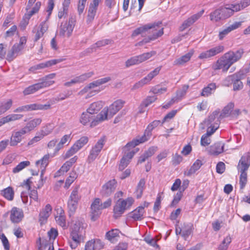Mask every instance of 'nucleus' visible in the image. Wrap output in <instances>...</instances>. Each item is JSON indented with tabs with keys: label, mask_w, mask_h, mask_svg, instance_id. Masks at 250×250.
<instances>
[{
	"label": "nucleus",
	"mask_w": 250,
	"mask_h": 250,
	"mask_svg": "<svg viewBox=\"0 0 250 250\" xmlns=\"http://www.w3.org/2000/svg\"><path fill=\"white\" fill-rule=\"evenodd\" d=\"M244 53L242 48L226 53L212 64V68L214 70L222 69L223 72H226L233 63L241 59Z\"/></svg>",
	"instance_id": "obj_1"
},
{
	"label": "nucleus",
	"mask_w": 250,
	"mask_h": 250,
	"mask_svg": "<svg viewBox=\"0 0 250 250\" xmlns=\"http://www.w3.org/2000/svg\"><path fill=\"white\" fill-rule=\"evenodd\" d=\"M124 104V101L118 100L115 101L109 107H104L91 122L90 126H95L103 121L112 118L123 107Z\"/></svg>",
	"instance_id": "obj_2"
},
{
	"label": "nucleus",
	"mask_w": 250,
	"mask_h": 250,
	"mask_svg": "<svg viewBox=\"0 0 250 250\" xmlns=\"http://www.w3.org/2000/svg\"><path fill=\"white\" fill-rule=\"evenodd\" d=\"M160 124V121L155 120L150 123L145 130L144 135L142 137H138L136 139L128 143L125 146L124 149L126 150H130V149L134 148L140 144L143 143L147 141L151 136V131Z\"/></svg>",
	"instance_id": "obj_3"
},
{
	"label": "nucleus",
	"mask_w": 250,
	"mask_h": 250,
	"mask_svg": "<svg viewBox=\"0 0 250 250\" xmlns=\"http://www.w3.org/2000/svg\"><path fill=\"white\" fill-rule=\"evenodd\" d=\"M250 166V153L248 152L243 156L240 160L237 166V169L241 173L239 179L240 188L243 189L246 186L247 182V173Z\"/></svg>",
	"instance_id": "obj_4"
},
{
	"label": "nucleus",
	"mask_w": 250,
	"mask_h": 250,
	"mask_svg": "<svg viewBox=\"0 0 250 250\" xmlns=\"http://www.w3.org/2000/svg\"><path fill=\"white\" fill-rule=\"evenodd\" d=\"M232 15V11L229 6V7H221L215 10L210 13L209 17L211 21L216 22L226 19Z\"/></svg>",
	"instance_id": "obj_5"
},
{
	"label": "nucleus",
	"mask_w": 250,
	"mask_h": 250,
	"mask_svg": "<svg viewBox=\"0 0 250 250\" xmlns=\"http://www.w3.org/2000/svg\"><path fill=\"white\" fill-rule=\"evenodd\" d=\"M134 201V199L131 197L127 198L125 200L119 199L114 207V217L117 218L121 216L126 209L132 206Z\"/></svg>",
	"instance_id": "obj_6"
},
{
	"label": "nucleus",
	"mask_w": 250,
	"mask_h": 250,
	"mask_svg": "<svg viewBox=\"0 0 250 250\" xmlns=\"http://www.w3.org/2000/svg\"><path fill=\"white\" fill-rule=\"evenodd\" d=\"M26 42V38L22 37L20 38V42L14 44L11 49L8 51L6 59L9 62H11L16 58L20 53V52L23 49L24 45Z\"/></svg>",
	"instance_id": "obj_7"
},
{
	"label": "nucleus",
	"mask_w": 250,
	"mask_h": 250,
	"mask_svg": "<svg viewBox=\"0 0 250 250\" xmlns=\"http://www.w3.org/2000/svg\"><path fill=\"white\" fill-rule=\"evenodd\" d=\"M76 20L73 17L69 19L68 22H65L64 23H62L59 35L62 37L69 38L72 34L73 28L75 26Z\"/></svg>",
	"instance_id": "obj_8"
},
{
	"label": "nucleus",
	"mask_w": 250,
	"mask_h": 250,
	"mask_svg": "<svg viewBox=\"0 0 250 250\" xmlns=\"http://www.w3.org/2000/svg\"><path fill=\"white\" fill-rule=\"evenodd\" d=\"M106 138L105 136L101 137L96 143L94 146L92 147L90 151L89 155L87 158V162L90 163L94 161L102 149L105 142Z\"/></svg>",
	"instance_id": "obj_9"
},
{
	"label": "nucleus",
	"mask_w": 250,
	"mask_h": 250,
	"mask_svg": "<svg viewBox=\"0 0 250 250\" xmlns=\"http://www.w3.org/2000/svg\"><path fill=\"white\" fill-rule=\"evenodd\" d=\"M160 27H162L161 22L150 23L144 25L133 30L131 34V37H135L139 35H143L146 33H148L149 29H152L153 31H155Z\"/></svg>",
	"instance_id": "obj_10"
},
{
	"label": "nucleus",
	"mask_w": 250,
	"mask_h": 250,
	"mask_svg": "<svg viewBox=\"0 0 250 250\" xmlns=\"http://www.w3.org/2000/svg\"><path fill=\"white\" fill-rule=\"evenodd\" d=\"M54 81H44L31 85L26 87L23 91L24 95L33 94L44 87H48L54 83Z\"/></svg>",
	"instance_id": "obj_11"
},
{
	"label": "nucleus",
	"mask_w": 250,
	"mask_h": 250,
	"mask_svg": "<svg viewBox=\"0 0 250 250\" xmlns=\"http://www.w3.org/2000/svg\"><path fill=\"white\" fill-rule=\"evenodd\" d=\"M117 186V182L115 179L109 180L104 184L101 190L102 196L107 197L113 193Z\"/></svg>",
	"instance_id": "obj_12"
},
{
	"label": "nucleus",
	"mask_w": 250,
	"mask_h": 250,
	"mask_svg": "<svg viewBox=\"0 0 250 250\" xmlns=\"http://www.w3.org/2000/svg\"><path fill=\"white\" fill-rule=\"evenodd\" d=\"M224 49V47L223 46H217L208 50L202 52L199 56L198 58L200 59H208L213 57L223 52Z\"/></svg>",
	"instance_id": "obj_13"
},
{
	"label": "nucleus",
	"mask_w": 250,
	"mask_h": 250,
	"mask_svg": "<svg viewBox=\"0 0 250 250\" xmlns=\"http://www.w3.org/2000/svg\"><path fill=\"white\" fill-rule=\"evenodd\" d=\"M26 133L22 128L19 130L13 131L10 138V146H17L22 141L23 135Z\"/></svg>",
	"instance_id": "obj_14"
},
{
	"label": "nucleus",
	"mask_w": 250,
	"mask_h": 250,
	"mask_svg": "<svg viewBox=\"0 0 250 250\" xmlns=\"http://www.w3.org/2000/svg\"><path fill=\"white\" fill-rule=\"evenodd\" d=\"M70 237L72 241H69V245L72 249H76L83 240L81 231L71 230Z\"/></svg>",
	"instance_id": "obj_15"
},
{
	"label": "nucleus",
	"mask_w": 250,
	"mask_h": 250,
	"mask_svg": "<svg viewBox=\"0 0 250 250\" xmlns=\"http://www.w3.org/2000/svg\"><path fill=\"white\" fill-rule=\"evenodd\" d=\"M101 200L99 198L95 199L91 206V219L96 221L101 214Z\"/></svg>",
	"instance_id": "obj_16"
},
{
	"label": "nucleus",
	"mask_w": 250,
	"mask_h": 250,
	"mask_svg": "<svg viewBox=\"0 0 250 250\" xmlns=\"http://www.w3.org/2000/svg\"><path fill=\"white\" fill-rule=\"evenodd\" d=\"M139 150L138 148L134 149L129 152L125 154L120 161L119 166V169L123 170L128 165L130 160L132 158L134 155Z\"/></svg>",
	"instance_id": "obj_17"
},
{
	"label": "nucleus",
	"mask_w": 250,
	"mask_h": 250,
	"mask_svg": "<svg viewBox=\"0 0 250 250\" xmlns=\"http://www.w3.org/2000/svg\"><path fill=\"white\" fill-rule=\"evenodd\" d=\"M48 28L46 21H42L38 27L35 26L32 30V32L35 33L34 41L37 42L41 37H42L44 33L47 30Z\"/></svg>",
	"instance_id": "obj_18"
},
{
	"label": "nucleus",
	"mask_w": 250,
	"mask_h": 250,
	"mask_svg": "<svg viewBox=\"0 0 250 250\" xmlns=\"http://www.w3.org/2000/svg\"><path fill=\"white\" fill-rule=\"evenodd\" d=\"M24 214L21 209L14 207L10 211V220L14 223L21 222L23 218Z\"/></svg>",
	"instance_id": "obj_19"
},
{
	"label": "nucleus",
	"mask_w": 250,
	"mask_h": 250,
	"mask_svg": "<svg viewBox=\"0 0 250 250\" xmlns=\"http://www.w3.org/2000/svg\"><path fill=\"white\" fill-rule=\"evenodd\" d=\"M204 10H202L199 12L192 15L190 17L188 18L187 20L185 21L183 23L182 25L180 27V30L183 31L187 28L191 26L197 20H198L203 14Z\"/></svg>",
	"instance_id": "obj_20"
},
{
	"label": "nucleus",
	"mask_w": 250,
	"mask_h": 250,
	"mask_svg": "<svg viewBox=\"0 0 250 250\" xmlns=\"http://www.w3.org/2000/svg\"><path fill=\"white\" fill-rule=\"evenodd\" d=\"M52 210L51 206L48 204L42 208L39 214V222L41 225L45 224L50 215Z\"/></svg>",
	"instance_id": "obj_21"
},
{
	"label": "nucleus",
	"mask_w": 250,
	"mask_h": 250,
	"mask_svg": "<svg viewBox=\"0 0 250 250\" xmlns=\"http://www.w3.org/2000/svg\"><path fill=\"white\" fill-rule=\"evenodd\" d=\"M158 28V29H157L158 30L156 34H154L153 35H150L147 38H145L142 41L138 42L136 45L142 46L150 42L151 41H154L162 36L164 34V28L163 27H160Z\"/></svg>",
	"instance_id": "obj_22"
},
{
	"label": "nucleus",
	"mask_w": 250,
	"mask_h": 250,
	"mask_svg": "<svg viewBox=\"0 0 250 250\" xmlns=\"http://www.w3.org/2000/svg\"><path fill=\"white\" fill-rule=\"evenodd\" d=\"M42 122V120L40 118H34L28 122L26 125L22 128L26 131L27 133H29L33 130L35 127L39 125Z\"/></svg>",
	"instance_id": "obj_23"
},
{
	"label": "nucleus",
	"mask_w": 250,
	"mask_h": 250,
	"mask_svg": "<svg viewBox=\"0 0 250 250\" xmlns=\"http://www.w3.org/2000/svg\"><path fill=\"white\" fill-rule=\"evenodd\" d=\"M50 155L49 154H45L43 157L36 162V166L42 169L41 176L43 175V172L49 162Z\"/></svg>",
	"instance_id": "obj_24"
},
{
	"label": "nucleus",
	"mask_w": 250,
	"mask_h": 250,
	"mask_svg": "<svg viewBox=\"0 0 250 250\" xmlns=\"http://www.w3.org/2000/svg\"><path fill=\"white\" fill-rule=\"evenodd\" d=\"M145 212L144 207L139 206L133 211L130 212L129 217L135 220H141L144 218Z\"/></svg>",
	"instance_id": "obj_25"
},
{
	"label": "nucleus",
	"mask_w": 250,
	"mask_h": 250,
	"mask_svg": "<svg viewBox=\"0 0 250 250\" xmlns=\"http://www.w3.org/2000/svg\"><path fill=\"white\" fill-rule=\"evenodd\" d=\"M57 214L58 215L55 216L57 223L63 229L66 228L65 217L63 210L62 208H58Z\"/></svg>",
	"instance_id": "obj_26"
},
{
	"label": "nucleus",
	"mask_w": 250,
	"mask_h": 250,
	"mask_svg": "<svg viewBox=\"0 0 250 250\" xmlns=\"http://www.w3.org/2000/svg\"><path fill=\"white\" fill-rule=\"evenodd\" d=\"M194 229L193 225L192 223H184L182 226V236L186 240L189 236L192 233Z\"/></svg>",
	"instance_id": "obj_27"
},
{
	"label": "nucleus",
	"mask_w": 250,
	"mask_h": 250,
	"mask_svg": "<svg viewBox=\"0 0 250 250\" xmlns=\"http://www.w3.org/2000/svg\"><path fill=\"white\" fill-rule=\"evenodd\" d=\"M203 165V162L202 161L199 159L196 160L190 168L187 171L185 172V174L188 176H191L199 170Z\"/></svg>",
	"instance_id": "obj_28"
},
{
	"label": "nucleus",
	"mask_w": 250,
	"mask_h": 250,
	"mask_svg": "<svg viewBox=\"0 0 250 250\" xmlns=\"http://www.w3.org/2000/svg\"><path fill=\"white\" fill-rule=\"evenodd\" d=\"M224 151V144L217 142L210 146L209 152L214 155H217Z\"/></svg>",
	"instance_id": "obj_29"
},
{
	"label": "nucleus",
	"mask_w": 250,
	"mask_h": 250,
	"mask_svg": "<svg viewBox=\"0 0 250 250\" xmlns=\"http://www.w3.org/2000/svg\"><path fill=\"white\" fill-rule=\"evenodd\" d=\"M250 5V0H243L240 3L230 5V8L233 14L234 12L240 11Z\"/></svg>",
	"instance_id": "obj_30"
},
{
	"label": "nucleus",
	"mask_w": 250,
	"mask_h": 250,
	"mask_svg": "<svg viewBox=\"0 0 250 250\" xmlns=\"http://www.w3.org/2000/svg\"><path fill=\"white\" fill-rule=\"evenodd\" d=\"M23 117L21 114H12L1 118L0 120V123L1 125L5 124L11 121H15L21 119Z\"/></svg>",
	"instance_id": "obj_31"
},
{
	"label": "nucleus",
	"mask_w": 250,
	"mask_h": 250,
	"mask_svg": "<svg viewBox=\"0 0 250 250\" xmlns=\"http://www.w3.org/2000/svg\"><path fill=\"white\" fill-rule=\"evenodd\" d=\"M120 230L118 229H112L106 232V238L110 242H114L119 237Z\"/></svg>",
	"instance_id": "obj_32"
},
{
	"label": "nucleus",
	"mask_w": 250,
	"mask_h": 250,
	"mask_svg": "<svg viewBox=\"0 0 250 250\" xmlns=\"http://www.w3.org/2000/svg\"><path fill=\"white\" fill-rule=\"evenodd\" d=\"M102 102H94L91 104L87 109V111L91 115L97 113L102 108Z\"/></svg>",
	"instance_id": "obj_33"
},
{
	"label": "nucleus",
	"mask_w": 250,
	"mask_h": 250,
	"mask_svg": "<svg viewBox=\"0 0 250 250\" xmlns=\"http://www.w3.org/2000/svg\"><path fill=\"white\" fill-rule=\"evenodd\" d=\"M193 55V52H189L181 57L175 60L174 62V65H183L188 62L190 59Z\"/></svg>",
	"instance_id": "obj_34"
},
{
	"label": "nucleus",
	"mask_w": 250,
	"mask_h": 250,
	"mask_svg": "<svg viewBox=\"0 0 250 250\" xmlns=\"http://www.w3.org/2000/svg\"><path fill=\"white\" fill-rule=\"evenodd\" d=\"M238 73L240 74L239 79H236V81H234L233 84V90L234 91L239 90L242 89L243 87V84L241 81V80L244 78L245 74L243 71H239Z\"/></svg>",
	"instance_id": "obj_35"
},
{
	"label": "nucleus",
	"mask_w": 250,
	"mask_h": 250,
	"mask_svg": "<svg viewBox=\"0 0 250 250\" xmlns=\"http://www.w3.org/2000/svg\"><path fill=\"white\" fill-rule=\"evenodd\" d=\"M216 88V84L215 83H210L202 90L201 95L204 97H208L215 91Z\"/></svg>",
	"instance_id": "obj_36"
},
{
	"label": "nucleus",
	"mask_w": 250,
	"mask_h": 250,
	"mask_svg": "<svg viewBox=\"0 0 250 250\" xmlns=\"http://www.w3.org/2000/svg\"><path fill=\"white\" fill-rule=\"evenodd\" d=\"M110 41L109 40L105 39L102 41H99L93 44L91 46L87 49L86 52L88 53H91L94 51V49L101 46H105L110 43Z\"/></svg>",
	"instance_id": "obj_37"
},
{
	"label": "nucleus",
	"mask_w": 250,
	"mask_h": 250,
	"mask_svg": "<svg viewBox=\"0 0 250 250\" xmlns=\"http://www.w3.org/2000/svg\"><path fill=\"white\" fill-rule=\"evenodd\" d=\"M73 222L74 224L71 228V230L81 231L84 228V220L82 218H77Z\"/></svg>",
	"instance_id": "obj_38"
},
{
	"label": "nucleus",
	"mask_w": 250,
	"mask_h": 250,
	"mask_svg": "<svg viewBox=\"0 0 250 250\" xmlns=\"http://www.w3.org/2000/svg\"><path fill=\"white\" fill-rule=\"evenodd\" d=\"M146 181L144 179H141L139 183L138 184L136 189L135 192V194L136 196V197L138 198H140L143 194V192L144 189V187L145 186Z\"/></svg>",
	"instance_id": "obj_39"
},
{
	"label": "nucleus",
	"mask_w": 250,
	"mask_h": 250,
	"mask_svg": "<svg viewBox=\"0 0 250 250\" xmlns=\"http://www.w3.org/2000/svg\"><path fill=\"white\" fill-rule=\"evenodd\" d=\"M50 104H33L28 105V110H47L50 108Z\"/></svg>",
	"instance_id": "obj_40"
},
{
	"label": "nucleus",
	"mask_w": 250,
	"mask_h": 250,
	"mask_svg": "<svg viewBox=\"0 0 250 250\" xmlns=\"http://www.w3.org/2000/svg\"><path fill=\"white\" fill-rule=\"evenodd\" d=\"M95 118H93V116L91 115V114L88 112L86 110V112H83L82 114L80 119V122L83 125H85L87 123L90 122L91 120H92V122Z\"/></svg>",
	"instance_id": "obj_41"
},
{
	"label": "nucleus",
	"mask_w": 250,
	"mask_h": 250,
	"mask_svg": "<svg viewBox=\"0 0 250 250\" xmlns=\"http://www.w3.org/2000/svg\"><path fill=\"white\" fill-rule=\"evenodd\" d=\"M2 195L8 200L12 201L14 196V191L12 187H9L1 191Z\"/></svg>",
	"instance_id": "obj_42"
},
{
	"label": "nucleus",
	"mask_w": 250,
	"mask_h": 250,
	"mask_svg": "<svg viewBox=\"0 0 250 250\" xmlns=\"http://www.w3.org/2000/svg\"><path fill=\"white\" fill-rule=\"evenodd\" d=\"M50 67L48 61L35 65L29 68V71L36 73L41 69Z\"/></svg>",
	"instance_id": "obj_43"
},
{
	"label": "nucleus",
	"mask_w": 250,
	"mask_h": 250,
	"mask_svg": "<svg viewBox=\"0 0 250 250\" xmlns=\"http://www.w3.org/2000/svg\"><path fill=\"white\" fill-rule=\"evenodd\" d=\"M98 6L90 4L89 7L87 15V23H90L94 20Z\"/></svg>",
	"instance_id": "obj_44"
},
{
	"label": "nucleus",
	"mask_w": 250,
	"mask_h": 250,
	"mask_svg": "<svg viewBox=\"0 0 250 250\" xmlns=\"http://www.w3.org/2000/svg\"><path fill=\"white\" fill-rule=\"evenodd\" d=\"M240 74L238 72L232 75L228 76L223 81V84L226 86H229L234 81H236V79H239Z\"/></svg>",
	"instance_id": "obj_45"
},
{
	"label": "nucleus",
	"mask_w": 250,
	"mask_h": 250,
	"mask_svg": "<svg viewBox=\"0 0 250 250\" xmlns=\"http://www.w3.org/2000/svg\"><path fill=\"white\" fill-rule=\"evenodd\" d=\"M30 165V162L29 161L21 162L16 167L13 168L12 172L14 173H19Z\"/></svg>",
	"instance_id": "obj_46"
},
{
	"label": "nucleus",
	"mask_w": 250,
	"mask_h": 250,
	"mask_svg": "<svg viewBox=\"0 0 250 250\" xmlns=\"http://www.w3.org/2000/svg\"><path fill=\"white\" fill-rule=\"evenodd\" d=\"M234 106L233 103H229L224 108L220 116L222 118L229 116L232 112V110L234 108Z\"/></svg>",
	"instance_id": "obj_47"
},
{
	"label": "nucleus",
	"mask_w": 250,
	"mask_h": 250,
	"mask_svg": "<svg viewBox=\"0 0 250 250\" xmlns=\"http://www.w3.org/2000/svg\"><path fill=\"white\" fill-rule=\"evenodd\" d=\"M156 53V52L155 51H152L149 52L144 53L142 54L137 56L139 63H140L147 60L152 56L155 55Z\"/></svg>",
	"instance_id": "obj_48"
},
{
	"label": "nucleus",
	"mask_w": 250,
	"mask_h": 250,
	"mask_svg": "<svg viewBox=\"0 0 250 250\" xmlns=\"http://www.w3.org/2000/svg\"><path fill=\"white\" fill-rule=\"evenodd\" d=\"M53 128L54 126L52 124H49L42 127L41 130L38 132L42 135L43 138L44 136L50 134L52 132Z\"/></svg>",
	"instance_id": "obj_49"
},
{
	"label": "nucleus",
	"mask_w": 250,
	"mask_h": 250,
	"mask_svg": "<svg viewBox=\"0 0 250 250\" xmlns=\"http://www.w3.org/2000/svg\"><path fill=\"white\" fill-rule=\"evenodd\" d=\"M88 138L86 136L81 137L73 146L77 151L80 150L88 142Z\"/></svg>",
	"instance_id": "obj_50"
},
{
	"label": "nucleus",
	"mask_w": 250,
	"mask_h": 250,
	"mask_svg": "<svg viewBox=\"0 0 250 250\" xmlns=\"http://www.w3.org/2000/svg\"><path fill=\"white\" fill-rule=\"evenodd\" d=\"M12 104V101L11 99H9L6 102H4L1 103L0 105V115L4 113L7 110H8Z\"/></svg>",
	"instance_id": "obj_51"
},
{
	"label": "nucleus",
	"mask_w": 250,
	"mask_h": 250,
	"mask_svg": "<svg viewBox=\"0 0 250 250\" xmlns=\"http://www.w3.org/2000/svg\"><path fill=\"white\" fill-rule=\"evenodd\" d=\"M93 75L94 72L91 71L87 73H85L75 78L78 83H81L84 82V81L88 80L89 78H91Z\"/></svg>",
	"instance_id": "obj_52"
},
{
	"label": "nucleus",
	"mask_w": 250,
	"mask_h": 250,
	"mask_svg": "<svg viewBox=\"0 0 250 250\" xmlns=\"http://www.w3.org/2000/svg\"><path fill=\"white\" fill-rule=\"evenodd\" d=\"M157 100L155 96L147 97L141 103L140 107L141 108L146 107L150 104L154 102Z\"/></svg>",
	"instance_id": "obj_53"
},
{
	"label": "nucleus",
	"mask_w": 250,
	"mask_h": 250,
	"mask_svg": "<svg viewBox=\"0 0 250 250\" xmlns=\"http://www.w3.org/2000/svg\"><path fill=\"white\" fill-rule=\"evenodd\" d=\"M219 114V112L218 111H214L208 118V120H205L204 122V123L206 124L207 125H209L212 124L214 122V124L216 123H217V120L219 122L218 119L216 120V121H215L216 117H218V115Z\"/></svg>",
	"instance_id": "obj_54"
},
{
	"label": "nucleus",
	"mask_w": 250,
	"mask_h": 250,
	"mask_svg": "<svg viewBox=\"0 0 250 250\" xmlns=\"http://www.w3.org/2000/svg\"><path fill=\"white\" fill-rule=\"evenodd\" d=\"M231 242V238L230 236H226L219 245L218 250H227L228 248V246Z\"/></svg>",
	"instance_id": "obj_55"
},
{
	"label": "nucleus",
	"mask_w": 250,
	"mask_h": 250,
	"mask_svg": "<svg viewBox=\"0 0 250 250\" xmlns=\"http://www.w3.org/2000/svg\"><path fill=\"white\" fill-rule=\"evenodd\" d=\"M77 177V174L75 171L70 172L69 177L66 179L65 184V187L68 188L70 185L75 181Z\"/></svg>",
	"instance_id": "obj_56"
},
{
	"label": "nucleus",
	"mask_w": 250,
	"mask_h": 250,
	"mask_svg": "<svg viewBox=\"0 0 250 250\" xmlns=\"http://www.w3.org/2000/svg\"><path fill=\"white\" fill-rule=\"evenodd\" d=\"M161 69V67L156 68L154 70L150 72L146 77L144 78V79L147 83H149L155 76H157L159 73Z\"/></svg>",
	"instance_id": "obj_57"
},
{
	"label": "nucleus",
	"mask_w": 250,
	"mask_h": 250,
	"mask_svg": "<svg viewBox=\"0 0 250 250\" xmlns=\"http://www.w3.org/2000/svg\"><path fill=\"white\" fill-rule=\"evenodd\" d=\"M78 202L75 201L68 200V208L70 215L73 214L76 211L78 206Z\"/></svg>",
	"instance_id": "obj_58"
},
{
	"label": "nucleus",
	"mask_w": 250,
	"mask_h": 250,
	"mask_svg": "<svg viewBox=\"0 0 250 250\" xmlns=\"http://www.w3.org/2000/svg\"><path fill=\"white\" fill-rule=\"evenodd\" d=\"M80 196L78 195V188H76L72 191L68 200L75 201L78 202Z\"/></svg>",
	"instance_id": "obj_59"
},
{
	"label": "nucleus",
	"mask_w": 250,
	"mask_h": 250,
	"mask_svg": "<svg viewBox=\"0 0 250 250\" xmlns=\"http://www.w3.org/2000/svg\"><path fill=\"white\" fill-rule=\"evenodd\" d=\"M139 64L137 56H134L128 59L125 62V66L128 67L131 65Z\"/></svg>",
	"instance_id": "obj_60"
},
{
	"label": "nucleus",
	"mask_w": 250,
	"mask_h": 250,
	"mask_svg": "<svg viewBox=\"0 0 250 250\" xmlns=\"http://www.w3.org/2000/svg\"><path fill=\"white\" fill-rule=\"evenodd\" d=\"M147 83H148L146 82V81L144 79V78H143L140 81L135 83L131 87V90L133 91L138 89Z\"/></svg>",
	"instance_id": "obj_61"
},
{
	"label": "nucleus",
	"mask_w": 250,
	"mask_h": 250,
	"mask_svg": "<svg viewBox=\"0 0 250 250\" xmlns=\"http://www.w3.org/2000/svg\"><path fill=\"white\" fill-rule=\"evenodd\" d=\"M219 121L217 120V123L215 122V125H210L207 129V135L210 136L218 128Z\"/></svg>",
	"instance_id": "obj_62"
},
{
	"label": "nucleus",
	"mask_w": 250,
	"mask_h": 250,
	"mask_svg": "<svg viewBox=\"0 0 250 250\" xmlns=\"http://www.w3.org/2000/svg\"><path fill=\"white\" fill-rule=\"evenodd\" d=\"M209 136L207 134L203 135L201 139V144L202 146H206L210 143V140L208 138Z\"/></svg>",
	"instance_id": "obj_63"
},
{
	"label": "nucleus",
	"mask_w": 250,
	"mask_h": 250,
	"mask_svg": "<svg viewBox=\"0 0 250 250\" xmlns=\"http://www.w3.org/2000/svg\"><path fill=\"white\" fill-rule=\"evenodd\" d=\"M71 167L66 162L61 167L60 170L57 172L59 175L64 174L67 172Z\"/></svg>",
	"instance_id": "obj_64"
}]
</instances>
